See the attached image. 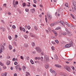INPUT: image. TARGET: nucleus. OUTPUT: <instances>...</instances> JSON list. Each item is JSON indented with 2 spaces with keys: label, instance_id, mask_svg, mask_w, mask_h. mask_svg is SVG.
Segmentation results:
<instances>
[{
  "label": "nucleus",
  "instance_id": "obj_64",
  "mask_svg": "<svg viewBox=\"0 0 76 76\" xmlns=\"http://www.w3.org/2000/svg\"><path fill=\"white\" fill-rule=\"evenodd\" d=\"M14 76H17V74L15 73L14 75Z\"/></svg>",
  "mask_w": 76,
  "mask_h": 76
},
{
  "label": "nucleus",
  "instance_id": "obj_33",
  "mask_svg": "<svg viewBox=\"0 0 76 76\" xmlns=\"http://www.w3.org/2000/svg\"><path fill=\"white\" fill-rule=\"evenodd\" d=\"M48 29L49 30V32H51V28H50V27H48Z\"/></svg>",
  "mask_w": 76,
  "mask_h": 76
},
{
  "label": "nucleus",
  "instance_id": "obj_11",
  "mask_svg": "<svg viewBox=\"0 0 76 76\" xmlns=\"http://www.w3.org/2000/svg\"><path fill=\"white\" fill-rule=\"evenodd\" d=\"M60 23H61V24L62 25V26H64V22L62 21H61L60 22Z\"/></svg>",
  "mask_w": 76,
  "mask_h": 76
},
{
  "label": "nucleus",
  "instance_id": "obj_48",
  "mask_svg": "<svg viewBox=\"0 0 76 76\" xmlns=\"http://www.w3.org/2000/svg\"><path fill=\"white\" fill-rule=\"evenodd\" d=\"M20 57L21 59H22V60H23V57L22 56H21Z\"/></svg>",
  "mask_w": 76,
  "mask_h": 76
},
{
  "label": "nucleus",
  "instance_id": "obj_46",
  "mask_svg": "<svg viewBox=\"0 0 76 76\" xmlns=\"http://www.w3.org/2000/svg\"><path fill=\"white\" fill-rule=\"evenodd\" d=\"M72 69L73 70H75V67H74V66H72Z\"/></svg>",
  "mask_w": 76,
  "mask_h": 76
},
{
  "label": "nucleus",
  "instance_id": "obj_52",
  "mask_svg": "<svg viewBox=\"0 0 76 76\" xmlns=\"http://www.w3.org/2000/svg\"><path fill=\"white\" fill-rule=\"evenodd\" d=\"M7 72H6L5 73V74H4V76H7Z\"/></svg>",
  "mask_w": 76,
  "mask_h": 76
},
{
  "label": "nucleus",
  "instance_id": "obj_26",
  "mask_svg": "<svg viewBox=\"0 0 76 76\" xmlns=\"http://www.w3.org/2000/svg\"><path fill=\"white\" fill-rule=\"evenodd\" d=\"M65 6L66 7H68V4L67 3H66L65 4Z\"/></svg>",
  "mask_w": 76,
  "mask_h": 76
},
{
  "label": "nucleus",
  "instance_id": "obj_17",
  "mask_svg": "<svg viewBox=\"0 0 76 76\" xmlns=\"http://www.w3.org/2000/svg\"><path fill=\"white\" fill-rule=\"evenodd\" d=\"M26 76H28V75H30V74H29V73L28 72H26Z\"/></svg>",
  "mask_w": 76,
  "mask_h": 76
},
{
  "label": "nucleus",
  "instance_id": "obj_59",
  "mask_svg": "<svg viewBox=\"0 0 76 76\" xmlns=\"http://www.w3.org/2000/svg\"><path fill=\"white\" fill-rule=\"evenodd\" d=\"M5 31V28H3V31L4 32Z\"/></svg>",
  "mask_w": 76,
  "mask_h": 76
},
{
  "label": "nucleus",
  "instance_id": "obj_30",
  "mask_svg": "<svg viewBox=\"0 0 76 76\" xmlns=\"http://www.w3.org/2000/svg\"><path fill=\"white\" fill-rule=\"evenodd\" d=\"M27 28L28 29H29H29H31V26H30L29 25H28L27 26Z\"/></svg>",
  "mask_w": 76,
  "mask_h": 76
},
{
  "label": "nucleus",
  "instance_id": "obj_10",
  "mask_svg": "<svg viewBox=\"0 0 76 76\" xmlns=\"http://www.w3.org/2000/svg\"><path fill=\"white\" fill-rule=\"evenodd\" d=\"M55 66L56 67H58V68L61 67V65H60L56 64V65H55Z\"/></svg>",
  "mask_w": 76,
  "mask_h": 76
},
{
  "label": "nucleus",
  "instance_id": "obj_4",
  "mask_svg": "<svg viewBox=\"0 0 76 76\" xmlns=\"http://www.w3.org/2000/svg\"><path fill=\"white\" fill-rule=\"evenodd\" d=\"M44 59L45 61H46V62H48V60H49L48 56L47 55H45V56Z\"/></svg>",
  "mask_w": 76,
  "mask_h": 76
},
{
  "label": "nucleus",
  "instance_id": "obj_49",
  "mask_svg": "<svg viewBox=\"0 0 76 76\" xmlns=\"http://www.w3.org/2000/svg\"><path fill=\"white\" fill-rule=\"evenodd\" d=\"M26 59L27 60H29V57H26Z\"/></svg>",
  "mask_w": 76,
  "mask_h": 76
},
{
  "label": "nucleus",
  "instance_id": "obj_22",
  "mask_svg": "<svg viewBox=\"0 0 76 76\" xmlns=\"http://www.w3.org/2000/svg\"><path fill=\"white\" fill-rule=\"evenodd\" d=\"M6 64L7 65H9V64H10V61H7V62L6 63Z\"/></svg>",
  "mask_w": 76,
  "mask_h": 76
},
{
  "label": "nucleus",
  "instance_id": "obj_15",
  "mask_svg": "<svg viewBox=\"0 0 76 76\" xmlns=\"http://www.w3.org/2000/svg\"><path fill=\"white\" fill-rule=\"evenodd\" d=\"M30 62L31 64H34V61L32 59H31L30 60Z\"/></svg>",
  "mask_w": 76,
  "mask_h": 76
},
{
  "label": "nucleus",
  "instance_id": "obj_16",
  "mask_svg": "<svg viewBox=\"0 0 76 76\" xmlns=\"http://www.w3.org/2000/svg\"><path fill=\"white\" fill-rule=\"evenodd\" d=\"M16 69H17V70H18V69H19V65H17L16 66Z\"/></svg>",
  "mask_w": 76,
  "mask_h": 76
},
{
  "label": "nucleus",
  "instance_id": "obj_2",
  "mask_svg": "<svg viewBox=\"0 0 76 76\" xmlns=\"http://www.w3.org/2000/svg\"><path fill=\"white\" fill-rule=\"evenodd\" d=\"M64 68L66 69V70H67V71H68V72H70V70H71V69H70V67H69L68 66H65L64 67Z\"/></svg>",
  "mask_w": 76,
  "mask_h": 76
},
{
  "label": "nucleus",
  "instance_id": "obj_36",
  "mask_svg": "<svg viewBox=\"0 0 76 76\" xmlns=\"http://www.w3.org/2000/svg\"><path fill=\"white\" fill-rule=\"evenodd\" d=\"M8 38L9 39H10V40H11V39H12V37H11V36H8Z\"/></svg>",
  "mask_w": 76,
  "mask_h": 76
},
{
  "label": "nucleus",
  "instance_id": "obj_38",
  "mask_svg": "<svg viewBox=\"0 0 76 76\" xmlns=\"http://www.w3.org/2000/svg\"><path fill=\"white\" fill-rule=\"evenodd\" d=\"M23 69H26V67L25 66H23Z\"/></svg>",
  "mask_w": 76,
  "mask_h": 76
},
{
  "label": "nucleus",
  "instance_id": "obj_14",
  "mask_svg": "<svg viewBox=\"0 0 76 76\" xmlns=\"http://www.w3.org/2000/svg\"><path fill=\"white\" fill-rule=\"evenodd\" d=\"M31 11L32 13H34V12H35V10L34 9H32L31 10Z\"/></svg>",
  "mask_w": 76,
  "mask_h": 76
},
{
  "label": "nucleus",
  "instance_id": "obj_3",
  "mask_svg": "<svg viewBox=\"0 0 76 76\" xmlns=\"http://www.w3.org/2000/svg\"><path fill=\"white\" fill-rule=\"evenodd\" d=\"M72 46L73 45H72V44H68L65 45V47L67 48H69V47H72Z\"/></svg>",
  "mask_w": 76,
  "mask_h": 76
},
{
  "label": "nucleus",
  "instance_id": "obj_8",
  "mask_svg": "<svg viewBox=\"0 0 76 76\" xmlns=\"http://www.w3.org/2000/svg\"><path fill=\"white\" fill-rule=\"evenodd\" d=\"M29 34L31 37H35V35L33 33H30Z\"/></svg>",
  "mask_w": 76,
  "mask_h": 76
},
{
  "label": "nucleus",
  "instance_id": "obj_1",
  "mask_svg": "<svg viewBox=\"0 0 76 76\" xmlns=\"http://www.w3.org/2000/svg\"><path fill=\"white\" fill-rule=\"evenodd\" d=\"M36 50L38 53H41L42 51L41 49L39 47H36Z\"/></svg>",
  "mask_w": 76,
  "mask_h": 76
},
{
  "label": "nucleus",
  "instance_id": "obj_60",
  "mask_svg": "<svg viewBox=\"0 0 76 76\" xmlns=\"http://www.w3.org/2000/svg\"><path fill=\"white\" fill-rule=\"evenodd\" d=\"M27 6H28V7H30V6H31V5H29L28 4H26Z\"/></svg>",
  "mask_w": 76,
  "mask_h": 76
},
{
  "label": "nucleus",
  "instance_id": "obj_32",
  "mask_svg": "<svg viewBox=\"0 0 76 76\" xmlns=\"http://www.w3.org/2000/svg\"><path fill=\"white\" fill-rule=\"evenodd\" d=\"M0 65L1 66H3L4 65L3 64V63H2V62H1L0 61Z\"/></svg>",
  "mask_w": 76,
  "mask_h": 76
},
{
  "label": "nucleus",
  "instance_id": "obj_51",
  "mask_svg": "<svg viewBox=\"0 0 76 76\" xmlns=\"http://www.w3.org/2000/svg\"><path fill=\"white\" fill-rule=\"evenodd\" d=\"M54 25V23H52L50 24V26H53Z\"/></svg>",
  "mask_w": 76,
  "mask_h": 76
},
{
  "label": "nucleus",
  "instance_id": "obj_21",
  "mask_svg": "<svg viewBox=\"0 0 76 76\" xmlns=\"http://www.w3.org/2000/svg\"><path fill=\"white\" fill-rule=\"evenodd\" d=\"M61 29V27H58L57 28H56L55 29V30H58V29Z\"/></svg>",
  "mask_w": 76,
  "mask_h": 76
},
{
  "label": "nucleus",
  "instance_id": "obj_61",
  "mask_svg": "<svg viewBox=\"0 0 76 76\" xmlns=\"http://www.w3.org/2000/svg\"><path fill=\"white\" fill-rule=\"evenodd\" d=\"M12 61H15V58H13L12 59Z\"/></svg>",
  "mask_w": 76,
  "mask_h": 76
},
{
  "label": "nucleus",
  "instance_id": "obj_7",
  "mask_svg": "<svg viewBox=\"0 0 76 76\" xmlns=\"http://www.w3.org/2000/svg\"><path fill=\"white\" fill-rule=\"evenodd\" d=\"M19 28L20 31H23V32H25V31H26L25 29L24 28H22V27H20Z\"/></svg>",
  "mask_w": 76,
  "mask_h": 76
},
{
  "label": "nucleus",
  "instance_id": "obj_19",
  "mask_svg": "<svg viewBox=\"0 0 76 76\" xmlns=\"http://www.w3.org/2000/svg\"><path fill=\"white\" fill-rule=\"evenodd\" d=\"M55 15L56 16H60V14H57V12H56L55 13Z\"/></svg>",
  "mask_w": 76,
  "mask_h": 76
},
{
  "label": "nucleus",
  "instance_id": "obj_28",
  "mask_svg": "<svg viewBox=\"0 0 76 76\" xmlns=\"http://www.w3.org/2000/svg\"><path fill=\"white\" fill-rule=\"evenodd\" d=\"M51 48H52V50H53V51H54V50H55V49H54V46H52Z\"/></svg>",
  "mask_w": 76,
  "mask_h": 76
},
{
  "label": "nucleus",
  "instance_id": "obj_63",
  "mask_svg": "<svg viewBox=\"0 0 76 76\" xmlns=\"http://www.w3.org/2000/svg\"><path fill=\"white\" fill-rule=\"evenodd\" d=\"M4 73H2L1 74V76H4Z\"/></svg>",
  "mask_w": 76,
  "mask_h": 76
},
{
  "label": "nucleus",
  "instance_id": "obj_39",
  "mask_svg": "<svg viewBox=\"0 0 76 76\" xmlns=\"http://www.w3.org/2000/svg\"><path fill=\"white\" fill-rule=\"evenodd\" d=\"M26 3H23V6H26Z\"/></svg>",
  "mask_w": 76,
  "mask_h": 76
},
{
  "label": "nucleus",
  "instance_id": "obj_18",
  "mask_svg": "<svg viewBox=\"0 0 76 76\" xmlns=\"http://www.w3.org/2000/svg\"><path fill=\"white\" fill-rule=\"evenodd\" d=\"M65 24L66 25H67L69 27H70V25L69 24V23H67V22H65Z\"/></svg>",
  "mask_w": 76,
  "mask_h": 76
},
{
  "label": "nucleus",
  "instance_id": "obj_50",
  "mask_svg": "<svg viewBox=\"0 0 76 76\" xmlns=\"http://www.w3.org/2000/svg\"><path fill=\"white\" fill-rule=\"evenodd\" d=\"M18 38V35L16 34L15 35V38Z\"/></svg>",
  "mask_w": 76,
  "mask_h": 76
},
{
  "label": "nucleus",
  "instance_id": "obj_44",
  "mask_svg": "<svg viewBox=\"0 0 76 76\" xmlns=\"http://www.w3.org/2000/svg\"><path fill=\"white\" fill-rule=\"evenodd\" d=\"M53 70L52 69H50V72L51 73H53Z\"/></svg>",
  "mask_w": 76,
  "mask_h": 76
},
{
  "label": "nucleus",
  "instance_id": "obj_23",
  "mask_svg": "<svg viewBox=\"0 0 76 76\" xmlns=\"http://www.w3.org/2000/svg\"><path fill=\"white\" fill-rule=\"evenodd\" d=\"M24 46L26 47H28V45L27 43H25L24 44Z\"/></svg>",
  "mask_w": 76,
  "mask_h": 76
},
{
  "label": "nucleus",
  "instance_id": "obj_6",
  "mask_svg": "<svg viewBox=\"0 0 76 76\" xmlns=\"http://www.w3.org/2000/svg\"><path fill=\"white\" fill-rule=\"evenodd\" d=\"M72 11L73 12H74L76 14V7L75 6L74 7V10H73V7H72Z\"/></svg>",
  "mask_w": 76,
  "mask_h": 76
},
{
  "label": "nucleus",
  "instance_id": "obj_12",
  "mask_svg": "<svg viewBox=\"0 0 76 76\" xmlns=\"http://www.w3.org/2000/svg\"><path fill=\"white\" fill-rule=\"evenodd\" d=\"M9 48L10 50H11L12 49V46L10 45H9Z\"/></svg>",
  "mask_w": 76,
  "mask_h": 76
},
{
  "label": "nucleus",
  "instance_id": "obj_34",
  "mask_svg": "<svg viewBox=\"0 0 76 76\" xmlns=\"http://www.w3.org/2000/svg\"><path fill=\"white\" fill-rule=\"evenodd\" d=\"M25 11L26 12H29V9H28V8L26 9Z\"/></svg>",
  "mask_w": 76,
  "mask_h": 76
},
{
  "label": "nucleus",
  "instance_id": "obj_27",
  "mask_svg": "<svg viewBox=\"0 0 76 76\" xmlns=\"http://www.w3.org/2000/svg\"><path fill=\"white\" fill-rule=\"evenodd\" d=\"M55 41L56 42V43H57V44H59V42L57 40H56Z\"/></svg>",
  "mask_w": 76,
  "mask_h": 76
},
{
  "label": "nucleus",
  "instance_id": "obj_9",
  "mask_svg": "<svg viewBox=\"0 0 76 76\" xmlns=\"http://www.w3.org/2000/svg\"><path fill=\"white\" fill-rule=\"evenodd\" d=\"M52 31L54 33L55 36H57V32H56L55 30H52Z\"/></svg>",
  "mask_w": 76,
  "mask_h": 76
},
{
  "label": "nucleus",
  "instance_id": "obj_45",
  "mask_svg": "<svg viewBox=\"0 0 76 76\" xmlns=\"http://www.w3.org/2000/svg\"><path fill=\"white\" fill-rule=\"evenodd\" d=\"M15 65H17L18 64V62H14Z\"/></svg>",
  "mask_w": 76,
  "mask_h": 76
},
{
  "label": "nucleus",
  "instance_id": "obj_35",
  "mask_svg": "<svg viewBox=\"0 0 76 76\" xmlns=\"http://www.w3.org/2000/svg\"><path fill=\"white\" fill-rule=\"evenodd\" d=\"M45 20L46 21V22L47 23V17L46 15H45Z\"/></svg>",
  "mask_w": 76,
  "mask_h": 76
},
{
  "label": "nucleus",
  "instance_id": "obj_57",
  "mask_svg": "<svg viewBox=\"0 0 76 76\" xmlns=\"http://www.w3.org/2000/svg\"><path fill=\"white\" fill-rule=\"evenodd\" d=\"M62 75V76H67V75L65 74H63Z\"/></svg>",
  "mask_w": 76,
  "mask_h": 76
},
{
  "label": "nucleus",
  "instance_id": "obj_29",
  "mask_svg": "<svg viewBox=\"0 0 76 76\" xmlns=\"http://www.w3.org/2000/svg\"><path fill=\"white\" fill-rule=\"evenodd\" d=\"M32 47H34L35 46V43L34 42H32Z\"/></svg>",
  "mask_w": 76,
  "mask_h": 76
},
{
  "label": "nucleus",
  "instance_id": "obj_43",
  "mask_svg": "<svg viewBox=\"0 0 76 76\" xmlns=\"http://www.w3.org/2000/svg\"><path fill=\"white\" fill-rule=\"evenodd\" d=\"M71 16L73 19H75V16H74L73 15L71 14Z\"/></svg>",
  "mask_w": 76,
  "mask_h": 76
},
{
  "label": "nucleus",
  "instance_id": "obj_42",
  "mask_svg": "<svg viewBox=\"0 0 76 76\" xmlns=\"http://www.w3.org/2000/svg\"><path fill=\"white\" fill-rule=\"evenodd\" d=\"M13 43H14V44L15 45V46H16V45H16V42H13Z\"/></svg>",
  "mask_w": 76,
  "mask_h": 76
},
{
  "label": "nucleus",
  "instance_id": "obj_56",
  "mask_svg": "<svg viewBox=\"0 0 76 76\" xmlns=\"http://www.w3.org/2000/svg\"><path fill=\"white\" fill-rule=\"evenodd\" d=\"M41 54L42 55V56H44V52H42L41 53Z\"/></svg>",
  "mask_w": 76,
  "mask_h": 76
},
{
  "label": "nucleus",
  "instance_id": "obj_37",
  "mask_svg": "<svg viewBox=\"0 0 76 76\" xmlns=\"http://www.w3.org/2000/svg\"><path fill=\"white\" fill-rule=\"evenodd\" d=\"M12 28L13 29H15V28H16V26L14 25H13L12 26Z\"/></svg>",
  "mask_w": 76,
  "mask_h": 76
},
{
  "label": "nucleus",
  "instance_id": "obj_54",
  "mask_svg": "<svg viewBox=\"0 0 76 76\" xmlns=\"http://www.w3.org/2000/svg\"><path fill=\"white\" fill-rule=\"evenodd\" d=\"M2 51L3 50H2V49H1L0 50V53L1 54V53H2Z\"/></svg>",
  "mask_w": 76,
  "mask_h": 76
},
{
  "label": "nucleus",
  "instance_id": "obj_58",
  "mask_svg": "<svg viewBox=\"0 0 76 76\" xmlns=\"http://www.w3.org/2000/svg\"><path fill=\"white\" fill-rule=\"evenodd\" d=\"M34 3H37V1H36V0H34Z\"/></svg>",
  "mask_w": 76,
  "mask_h": 76
},
{
  "label": "nucleus",
  "instance_id": "obj_41",
  "mask_svg": "<svg viewBox=\"0 0 76 76\" xmlns=\"http://www.w3.org/2000/svg\"><path fill=\"white\" fill-rule=\"evenodd\" d=\"M15 1H13V3L14 6L15 5V4H16V3H15Z\"/></svg>",
  "mask_w": 76,
  "mask_h": 76
},
{
  "label": "nucleus",
  "instance_id": "obj_20",
  "mask_svg": "<svg viewBox=\"0 0 76 76\" xmlns=\"http://www.w3.org/2000/svg\"><path fill=\"white\" fill-rule=\"evenodd\" d=\"M68 35L69 36H72V33L69 32L68 33Z\"/></svg>",
  "mask_w": 76,
  "mask_h": 76
},
{
  "label": "nucleus",
  "instance_id": "obj_25",
  "mask_svg": "<svg viewBox=\"0 0 76 76\" xmlns=\"http://www.w3.org/2000/svg\"><path fill=\"white\" fill-rule=\"evenodd\" d=\"M62 35H66V32H64L62 33Z\"/></svg>",
  "mask_w": 76,
  "mask_h": 76
},
{
  "label": "nucleus",
  "instance_id": "obj_47",
  "mask_svg": "<svg viewBox=\"0 0 76 76\" xmlns=\"http://www.w3.org/2000/svg\"><path fill=\"white\" fill-rule=\"evenodd\" d=\"M46 32V33H47V34H48V32H49V31L48 30H45Z\"/></svg>",
  "mask_w": 76,
  "mask_h": 76
},
{
  "label": "nucleus",
  "instance_id": "obj_62",
  "mask_svg": "<svg viewBox=\"0 0 76 76\" xmlns=\"http://www.w3.org/2000/svg\"><path fill=\"white\" fill-rule=\"evenodd\" d=\"M53 73L54 74L56 73V72H55L54 70H53Z\"/></svg>",
  "mask_w": 76,
  "mask_h": 76
},
{
  "label": "nucleus",
  "instance_id": "obj_24",
  "mask_svg": "<svg viewBox=\"0 0 76 76\" xmlns=\"http://www.w3.org/2000/svg\"><path fill=\"white\" fill-rule=\"evenodd\" d=\"M73 6H76V1H74L73 3Z\"/></svg>",
  "mask_w": 76,
  "mask_h": 76
},
{
  "label": "nucleus",
  "instance_id": "obj_13",
  "mask_svg": "<svg viewBox=\"0 0 76 76\" xmlns=\"http://www.w3.org/2000/svg\"><path fill=\"white\" fill-rule=\"evenodd\" d=\"M48 64H46L45 65V67L46 68V69H48Z\"/></svg>",
  "mask_w": 76,
  "mask_h": 76
},
{
  "label": "nucleus",
  "instance_id": "obj_40",
  "mask_svg": "<svg viewBox=\"0 0 76 76\" xmlns=\"http://www.w3.org/2000/svg\"><path fill=\"white\" fill-rule=\"evenodd\" d=\"M34 29H35L36 30H38V28H37V26H34Z\"/></svg>",
  "mask_w": 76,
  "mask_h": 76
},
{
  "label": "nucleus",
  "instance_id": "obj_55",
  "mask_svg": "<svg viewBox=\"0 0 76 76\" xmlns=\"http://www.w3.org/2000/svg\"><path fill=\"white\" fill-rule=\"evenodd\" d=\"M66 32H67L68 33L69 32V31H68V30L66 28Z\"/></svg>",
  "mask_w": 76,
  "mask_h": 76
},
{
  "label": "nucleus",
  "instance_id": "obj_53",
  "mask_svg": "<svg viewBox=\"0 0 76 76\" xmlns=\"http://www.w3.org/2000/svg\"><path fill=\"white\" fill-rule=\"evenodd\" d=\"M3 68L4 69H6V66H4L3 67Z\"/></svg>",
  "mask_w": 76,
  "mask_h": 76
},
{
  "label": "nucleus",
  "instance_id": "obj_5",
  "mask_svg": "<svg viewBox=\"0 0 76 76\" xmlns=\"http://www.w3.org/2000/svg\"><path fill=\"white\" fill-rule=\"evenodd\" d=\"M47 16H48V19L49 20H51V19L52 18V17L51 16V14H48Z\"/></svg>",
  "mask_w": 76,
  "mask_h": 76
},
{
  "label": "nucleus",
  "instance_id": "obj_31",
  "mask_svg": "<svg viewBox=\"0 0 76 76\" xmlns=\"http://www.w3.org/2000/svg\"><path fill=\"white\" fill-rule=\"evenodd\" d=\"M24 37L25 38H28V36L27 35H24Z\"/></svg>",
  "mask_w": 76,
  "mask_h": 76
}]
</instances>
